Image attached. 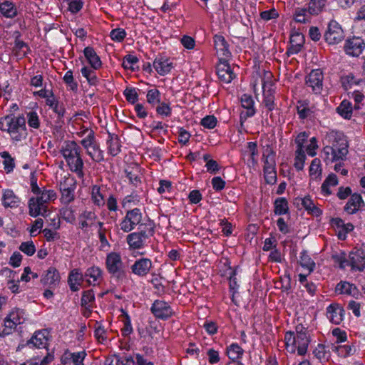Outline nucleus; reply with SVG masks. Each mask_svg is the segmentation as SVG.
Listing matches in <instances>:
<instances>
[{
    "label": "nucleus",
    "mask_w": 365,
    "mask_h": 365,
    "mask_svg": "<svg viewBox=\"0 0 365 365\" xmlns=\"http://www.w3.org/2000/svg\"><path fill=\"white\" fill-rule=\"evenodd\" d=\"M86 356L84 351L79 352H66L61 358L63 365H83V360Z\"/></svg>",
    "instance_id": "6ab92c4d"
},
{
    "label": "nucleus",
    "mask_w": 365,
    "mask_h": 365,
    "mask_svg": "<svg viewBox=\"0 0 365 365\" xmlns=\"http://www.w3.org/2000/svg\"><path fill=\"white\" fill-rule=\"evenodd\" d=\"M34 197L38 199L40 202L43 203L46 207H48V202L56 198V193L53 190H43Z\"/></svg>",
    "instance_id": "e433bc0d"
},
{
    "label": "nucleus",
    "mask_w": 365,
    "mask_h": 365,
    "mask_svg": "<svg viewBox=\"0 0 365 365\" xmlns=\"http://www.w3.org/2000/svg\"><path fill=\"white\" fill-rule=\"evenodd\" d=\"M103 191V189L98 185H93L92 187L91 199L94 205L96 206L101 207L105 205V199Z\"/></svg>",
    "instance_id": "72a5a7b5"
},
{
    "label": "nucleus",
    "mask_w": 365,
    "mask_h": 365,
    "mask_svg": "<svg viewBox=\"0 0 365 365\" xmlns=\"http://www.w3.org/2000/svg\"><path fill=\"white\" fill-rule=\"evenodd\" d=\"M49 332L46 329H42L34 332L32 337L27 341V346L30 348L43 349L46 355L48 352L47 346L48 344Z\"/></svg>",
    "instance_id": "0eeeda50"
},
{
    "label": "nucleus",
    "mask_w": 365,
    "mask_h": 365,
    "mask_svg": "<svg viewBox=\"0 0 365 365\" xmlns=\"http://www.w3.org/2000/svg\"><path fill=\"white\" fill-rule=\"evenodd\" d=\"M365 48V43L362 38L354 37L346 41L344 50L346 54L352 56H359Z\"/></svg>",
    "instance_id": "4468645a"
},
{
    "label": "nucleus",
    "mask_w": 365,
    "mask_h": 365,
    "mask_svg": "<svg viewBox=\"0 0 365 365\" xmlns=\"http://www.w3.org/2000/svg\"><path fill=\"white\" fill-rule=\"evenodd\" d=\"M241 105L243 108H245L246 110H243L240 113V123L242 125V123L250 117H252L255 113L256 110L254 107V100L252 97L250 95L248 94H243L241 96L240 98Z\"/></svg>",
    "instance_id": "9d476101"
},
{
    "label": "nucleus",
    "mask_w": 365,
    "mask_h": 365,
    "mask_svg": "<svg viewBox=\"0 0 365 365\" xmlns=\"http://www.w3.org/2000/svg\"><path fill=\"white\" fill-rule=\"evenodd\" d=\"M86 153L96 163H101L104 160L103 151L100 148L98 143L93 145L91 148H89V150L86 151Z\"/></svg>",
    "instance_id": "ea45409f"
},
{
    "label": "nucleus",
    "mask_w": 365,
    "mask_h": 365,
    "mask_svg": "<svg viewBox=\"0 0 365 365\" xmlns=\"http://www.w3.org/2000/svg\"><path fill=\"white\" fill-rule=\"evenodd\" d=\"M60 152L67 162L81 155V148L75 141L67 140L62 145Z\"/></svg>",
    "instance_id": "ddd939ff"
},
{
    "label": "nucleus",
    "mask_w": 365,
    "mask_h": 365,
    "mask_svg": "<svg viewBox=\"0 0 365 365\" xmlns=\"http://www.w3.org/2000/svg\"><path fill=\"white\" fill-rule=\"evenodd\" d=\"M126 177L128 178L129 182L135 187H138L141 183L140 177L138 168H132L131 169L125 170Z\"/></svg>",
    "instance_id": "a18cd8bd"
},
{
    "label": "nucleus",
    "mask_w": 365,
    "mask_h": 365,
    "mask_svg": "<svg viewBox=\"0 0 365 365\" xmlns=\"http://www.w3.org/2000/svg\"><path fill=\"white\" fill-rule=\"evenodd\" d=\"M336 291L339 294H346L356 296L358 294L357 288L355 285L346 282H340L336 285Z\"/></svg>",
    "instance_id": "f704fd0d"
},
{
    "label": "nucleus",
    "mask_w": 365,
    "mask_h": 365,
    "mask_svg": "<svg viewBox=\"0 0 365 365\" xmlns=\"http://www.w3.org/2000/svg\"><path fill=\"white\" fill-rule=\"evenodd\" d=\"M151 312L154 316L161 319H168L173 312L170 306L164 301L156 300L151 307Z\"/></svg>",
    "instance_id": "9b49d317"
},
{
    "label": "nucleus",
    "mask_w": 365,
    "mask_h": 365,
    "mask_svg": "<svg viewBox=\"0 0 365 365\" xmlns=\"http://www.w3.org/2000/svg\"><path fill=\"white\" fill-rule=\"evenodd\" d=\"M296 336L293 332H287L284 336L286 349L289 353H294L296 349L299 355H304L307 353L309 344V337L307 330L297 326L296 327Z\"/></svg>",
    "instance_id": "f03ea898"
},
{
    "label": "nucleus",
    "mask_w": 365,
    "mask_h": 365,
    "mask_svg": "<svg viewBox=\"0 0 365 365\" xmlns=\"http://www.w3.org/2000/svg\"><path fill=\"white\" fill-rule=\"evenodd\" d=\"M0 12L6 18H14L17 14V9L11 1H5L0 4Z\"/></svg>",
    "instance_id": "2f4dec72"
},
{
    "label": "nucleus",
    "mask_w": 365,
    "mask_h": 365,
    "mask_svg": "<svg viewBox=\"0 0 365 365\" xmlns=\"http://www.w3.org/2000/svg\"><path fill=\"white\" fill-rule=\"evenodd\" d=\"M213 39L217 56L222 60H226L227 58L230 57L231 53L225 38L222 35H215Z\"/></svg>",
    "instance_id": "dca6fc26"
},
{
    "label": "nucleus",
    "mask_w": 365,
    "mask_h": 365,
    "mask_svg": "<svg viewBox=\"0 0 365 365\" xmlns=\"http://www.w3.org/2000/svg\"><path fill=\"white\" fill-rule=\"evenodd\" d=\"M86 133H88V135L81 140V144L86 150V151H88L89 148H91L93 145H94L97 141L95 137L94 131L91 129H87Z\"/></svg>",
    "instance_id": "37998d69"
},
{
    "label": "nucleus",
    "mask_w": 365,
    "mask_h": 365,
    "mask_svg": "<svg viewBox=\"0 0 365 365\" xmlns=\"http://www.w3.org/2000/svg\"><path fill=\"white\" fill-rule=\"evenodd\" d=\"M108 145V153L112 156H116L120 152V142L117 135L109 134V138L107 141Z\"/></svg>",
    "instance_id": "7c9ffc66"
},
{
    "label": "nucleus",
    "mask_w": 365,
    "mask_h": 365,
    "mask_svg": "<svg viewBox=\"0 0 365 365\" xmlns=\"http://www.w3.org/2000/svg\"><path fill=\"white\" fill-rule=\"evenodd\" d=\"M313 354L321 362L327 361L329 357V346L319 344L313 351Z\"/></svg>",
    "instance_id": "4c0bfd02"
},
{
    "label": "nucleus",
    "mask_w": 365,
    "mask_h": 365,
    "mask_svg": "<svg viewBox=\"0 0 365 365\" xmlns=\"http://www.w3.org/2000/svg\"><path fill=\"white\" fill-rule=\"evenodd\" d=\"M83 53L89 64L93 69L96 70L101 67L102 63L101 58L92 47H86Z\"/></svg>",
    "instance_id": "a878e982"
},
{
    "label": "nucleus",
    "mask_w": 365,
    "mask_h": 365,
    "mask_svg": "<svg viewBox=\"0 0 365 365\" xmlns=\"http://www.w3.org/2000/svg\"><path fill=\"white\" fill-rule=\"evenodd\" d=\"M294 203L297 205L301 204L303 208L313 215L319 216L322 214V210L314 205L309 196H305L303 198L297 197L295 199Z\"/></svg>",
    "instance_id": "5701e85b"
},
{
    "label": "nucleus",
    "mask_w": 365,
    "mask_h": 365,
    "mask_svg": "<svg viewBox=\"0 0 365 365\" xmlns=\"http://www.w3.org/2000/svg\"><path fill=\"white\" fill-rule=\"evenodd\" d=\"M291 47L289 52L292 53H297L300 50L304 43V36L299 33L294 34L290 37Z\"/></svg>",
    "instance_id": "473e14b6"
},
{
    "label": "nucleus",
    "mask_w": 365,
    "mask_h": 365,
    "mask_svg": "<svg viewBox=\"0 0 365 365\" xmlns=\"http://www.w3.org/2000/svg\"><path fill=\"white\" fill-rule=\"evenodd\" d=\"M93 70V68L91 69L88 67L81 68L82 75L87 79L90 85H96L98 83V78Z\"/></svg>",
    "instance_id": "3c124183"
},
{
    "label": "nucleus",
    "mask_w": 365,
    "mask_h": 365,
    "mask_svg": "<svg viewBox=\"0 0 365 365\" xmlns=\"http://www.w3.org/2000/svg\"><path fill=\"white\" fill-rule=\"evenodd\" d=\"M28 206L29 215L33 217H36L39 215L43 217L48 215V207H46L43 203L40 202L38 200L34 197L29 199Z\"/></svg>",
    "instance_id": "f3484780"
},
{
    "label": "nucleus",
    "mask_w": 365,
    "mask_h": 365,
    "mask_svg": "<svg viewBox=\"0 0 365 365\" xmlns=\"http://www.w3.org/2000/svg\"><path fill=\"white\" fill-rule=\"evenodd\" d=\"M60 281V275L58 270L54 267H50L42 277L41 282L44 286L50 288L56 287Z\"/></svg>",
    "instance_id": "4be33fe9"
},
{
    "label": "nucleus",
    "mask_w": 365,
    "mask_h": 365,
    "mask_svg": "<svg viewBox=\"0 0 365 365\" xmlns=\"http://www.w3.org/2000/svg\"><path fill=\"white\" fill-rule=\"evenodd\" d=\"M101 269L99 267L93 266L86 270L85 275L86 277L92 279V281L88 279V282L91 284L92 282H96L101 278Z\"/></svg>",
    "instance_id": "09e8293b"
},
{
    "label": "nucleus",
    "mask_w": 365,
    "mask_h": 365,
    "mask_svg": "<svg viewBox=\"0 0 365 365\" xmlns=\"http://www.w3.org/2000/svg\"><path fill=\"white\" fill-rule=\"evenodd\" d=\"M152 227L149 230L142 232H133L127 236L126 240L130 247L137 250L143 248L145 245L146 240L152 237Z\"/></svg>",
    "instance_id": "1a4fd4ad"
},
{
    "label": "nucleus",
    "mask_w": 365,
    "mask_h": 365,
    "mask_svg": "<svg viewBox=\"0 0 365 365\" xmlns=\"http://www.w3.org/2000/svg\"><path fill=\"white\" fill-rule=\"evenodd\" d=\"M340 268L350 265L354 271L362 272L365 269V252L361 249L352 250L349 255V260L345 257H337Z\"/></svg>",
    "instance_id": "20e7f679"
},
{
    "label": "nucleus",
    "mask_w": 365,
    "mask_h": 365,
    "mask_svg": "<svg viewBox=\"0 0 365 365\" xmlns=\"http://www.w3.org/2000/svg\"><path fill=\"white\" fill-rule=\"evenodd\" d=\"M153 67L160 75L164 76L170 71L173 63L168 58L160 56L155 59Z\"/></svg>",
    "instance_id": "393cba45"
},
{
    "label": "nucleus",
    "mask_w": 365,
    "mask_h": 365,
    "mask_svg": "<svg viewBox=\"0 0 365 365\" xmlns=\"http://www.w3.org/2000/svg\"><path fill=\"white\" fill-rule=\"evenodd\" d=\"M106 267L108 273L118 281H123L126 278L125 268L118 253L113 252L107 255Z\"/></svg>",
    "instance_id": "7ed1b4c3"
},
{
    "label": "nucleus",
    "mask_w": 365,
    "mask_h": 365,
    "mask_svg": "<svg viewBox=\"0 0 365 365\" xmlns=\"http://www.w3.org/2000/svg\"><path fill=\"white\" fill-rule=\"evenodd\" d=\"M344 38V33L341 26L336 21H331L324 34V39L329 45L340 43Z\"/></svg>",
    "instance_id": "423d86ee"
},
{
    "label": "nucleus",
    "mask_w": 365,
    "mask_h": 365,
    "mask_svg": "<svg viewBox=\"0 0 365 365\" xmlns=\"http://www.w3.org/2000/svg\"><path fill=\"white\" fill-rule=\"evenodd\" d=\"M332 351L337 353V354L341 357H346L350 354L352 349L349 345H334L331 344L330 347Z\"/></svg>",
    "instance_id": "5fc2aeb1"
},
{
    "label": "nucleus",
    "mask_w": 365,
    "mask_h": 365,
    "mask_svg": "<svg viewBox=\"0 0 365 365\" xmlns=\"http://www.w3.org/2000/svg\"><path fill=\"white\" fill-rule=\"evenodd\" d=\"M332 148L334 151L333 153L332 160L334 161L343 160L345 159L348 153V145L346 143L342 142L341 143H336L333 144Z\"/></svg>",
    "instance_id": "cd10ccee"
},
{
    "label": "nucleus",
    "mask_w": 365,
    "mask_h": 365,
    "mask_svg": "<svg viewBox=\"0 0 365 365\" xmlns=\"http://www.w3.org/2000/svg\"><path fill=\"white\" fill-rule=\"evenodd\" d=\"M217 74L219 79L225 83H230L236 76L227 61L222 58H220V63L217 66Z\"/></svg>",
    "instance_id": "f8f14e48"
},
{
    "label": "nucleus",
    "mask_w": 365,
    "mask_h": 365,
    "mask_svg": "<svg viewBox=\"0 0 365 365\" xmlns=\"http://www.w3.org/2000/svg\"><path fill=\"white\" fill-rule=\"evenodd\" d=\"M140 202L139 196L136 194H131L126 196L122 202L123 207H130V205H136Z\"/></svg>",
    "instance_id": "774afa93"
},
{
    "label": "nucleus",
    "mask_w": 365,
    "mask_h": 365,
    "mask_svg": "<svg viewBox=\"0 0 365 365\" xmlns=\"http://www.w3.org/2000/svg\"><path fill=\"white\" fill-rule=\"evenodd\" d=\"M138 62V58L133 55H126L123 60L122 66L125 69L135 71V65Z\"/></svg>",
    "instance_id": "864d4df0"
},
{
    "label": "nucleus",
    "mask_w": 365,
    "mask_h": 365,
    "mask_svg": "<svg viewBox=\"0 0 365 365\" xmlns=\"http://www.w3.org/2000/svg\"><path fill=\"white\" fill-rule=\"evenodd\" d=\"M362 205H364V201L361 195L354 193L351 195L344 207V210L348 214H354L360 209Z\"/></svg>",
    "instance_id": "b1692460"
},
{
    "label": "nucleus",
    "mask_w": 365,
    "mask_h": 365,
    "mask_svg": "<svg viewBox=\"0 0 365 365\" xmlns=\"http://www.w3.org/2000/svg\"><path fill=\"white\" fill-rule=\"evenodd\" d=\"M0 130L8 132L14 140L20 141L27 135L26 119L23 116L8 115L1 118Z\"/></svg>",
    "instance_id": "f257e3e1"
},
{
    "label": "nucleus",
    "mask_w": 365,
    "mask_h": 365,
    "mask_svg": "<svg viewBox=\"0 0 365 365\" xmlns=\"http://www.w3.org/2000/svg\"><path fill=\"white\" fill-rule=\"evenodd\" d=\"M326 3L327 0H309L307 7L309 14L314 16L319 15L322 12Z\"/></svg>",
    "instance_id": "c9c22d12"
},
{
    "label": "nucleus",
    "mask_w": 365,
    "mask_h": 365,
    "mask_svg": "<svg viewBox=\"0 0 365 365\" xmlns=\"http://www.w3.org/2000/svg\"><path fill=\"white\" fill-rule=\"evenodd\" d=\"M337 113L345 119H350L352 115V106L351 103L344 100L339 106L336 108Z\"/></svg>",
    "instance_id": "a19ab883"
},
{
    "label": "nucleus",
    "mask_w": 365,
    "mask_h": 365,
    "mask_svg": "<svg viewBox=\"0 0 365 365\" xmlns=\"http://www.w3.org/2000/svg\"><path fill=\"white\" fill-rule=\"evenodd\" d=\"M28 124L31 128L38 129L40 126V120L38 114L35 111L27 113Z\"/></svg>",
    "instance_id": "e2e57ef3"
},
{
    "label": "nucleus",
    "mask_w": 365,
    "mask_h": 365,
    "mask_svg": "<svg viewBox=\"0 0 365 365\" xmlns=\"http://www.w3.org/2000/svg\"><path fill=\"white\" fill-rule=\"evenodd\" d=\"M95 299L94 293L92 290H87L83 292L81 297V306L86 309L91 307V303Z\"/></svg>",
    "instance_id": "13d9d810"
},
{
    "label": "nucleus",
    "mask_w": 365,
    "mask_h": 365,
    "mask_svg": "<svg viewBox=\"0 0 365 365\" xmlns=\"http://www.w3.org/2000/svg\"><path fill=\"white\" fill-rule=\"evenodd\" d=\"M300 265L307 269L309 272H312L315 268V263L309 257L306 251L301 252L300 259H299Z\"/></svg>",
    "instance_id": "c03bdc74"
},
{
    "label": "nucleus",
    "mask_w": 365,
    "mask_h": 365,
    "mask_svg": "<svg viewBox=\"0 0 365 365\" xmlns=\"http://www.w3.org/2000/svg\"><path fill=\"white\" fill-rule=\"evenodd\" d=\"M0 156L4 159L3 164L6 172L7 173L11 172L15 167L14 159L7 151L0 153Z\"/></svg>",
    "instance_id": "49530a36"
},
{
    "label": "nucleus",
    "mask_w": 365,
    "mask_h": 365,
    "mask_svg": "<svg viewBox=\"0 0 365 365\" xmlns=\"http://www.w3.org/2000/svg\"><path fill=\"white\" fill-rule=\"evenodd\" d=\"M243 353V349L237 344H232L227 349V355L232 360L239 359Z\"/></svg>",
    "instance_id": "603ef678"
},
{
    "label": "nucleus",
    "mask_w": 365,
    "mask_h": 365,
    "mask_svg": "<svg viewBox=\"0 0 365 365\" xmlns=\"http://www.w3.org/2000/svg\"><path fill=\"white\" fill-rule=\"evenodd\" d=\"M110 36L112 40L121 42L126 36V33L123 29H115L110 31Z\"/></svg>",
    "instance_id": "338daca9"
},
{
    "label": "nucleus",
    "mask_w": 365,
    "mask_h": 365,
    "mask_svg": "<svg viewBox=\"0 0 365 365\" xmlns=\"http://www.w3.org/2000/svg\"><path fill=\"white\" fill-rule=\"evenodd\" d=\"M247 151L250 155V159L253 165L257 163V156L259 155L257 145L256 142H249L247 145Z\"/></svg>",
    "instance_id": "4d7b16f0"
},
{
    "label": "nucleus",
    "mask_w": 365,
    "mask_h": 365,
    "mask_svg": "<svg viewBox=\"0 0 365 365\" xmlns=\"http://www.w3.org/2000/svg\"><path fill=\"white\" fill-rule=\"evenodd\" d=\"M19 250L28 256H32L36 252V247L32 241L22 242Z\"/></svg>",
    "instance_id": "bf43d9fd"
},
{
    "label": "nucleus",
    "mask_w": 365,
    "mask_h": 365,
    "mask_svg": "<svg viewBox=\"0 0 365 365\" xmlns=\"http://www.w3.org/2000/svg\"><path fill=\"white\" fill-rule=\"evenodd\" d=\"M306 155L304 150H296L294 159V168L297 170H302L304 168Z\"/></svg>",
    "instance_id": "052dcab7"
},
{
    "label": "nucleus",
    "mask_w": 365,
    "mask_h": 365,
    "mask_svg": "<svg viewBox=\"0 0 365 365\" xmlns=\"http://www.w3.org/2000/svg\"><path fill=\"white\" fill-rule=\"evenodd\" d=\"M263 169L276 168L275 153L270 147H267L262 155Z\"/></svg>",
    "instance_id": "bb28decb"
},
{
    "label": "nucleus",
    "mask_w": 365,
    "mask_h": 365,
    "mask_svg": "<svg viewBox=\"0 0 365 365\" xmlns=\"http://www.w3.org/2000/svg\"><path fill=\"white\" fill-rule=\"evenodd\" d=\"M160 93L156 88L149 90L146 96L148 103L152 106H155L156 103H160Z\"/></svg>",
    "instance_id": "6e6d98bb"
},
{
    "label": "nucleus",
    "mask_w": 365,
    "mask_h": 365,
    "mask_svg": "<svg viewBox=\"0 0 365 365\" xmlns=\"http://www.w3.org/2000/svg\"><path fill=\"white\" fill-rule=\"evenodd\" d=\"M274 213L278 215H284L288 212V202L284 197H278L275 200Z\"/></svg>",
    "instance_id": "79ce46f5"
},
{
    "label": "nucleus",
    "mask_w": 365,
    "mask_h": 365,
    "mask_svg": "<svg viewBox=\"0 0 365 365\" xmlns=\"http://www.w3.org/2000/svg\"><path fill=\"white\" fill-rule=\"evenodd\" d=\"M338 184V179L335 174H329L326 180L322 185V192L325 195H329L331 191L329 189L330 186H336Z\"/></svg>",
    "instance_id": "58836bf2"
},
{
    "label": "nucleus",
    "mask_w": 365,
    "mask_h": 365,
    "mask_svg": "<svg viewBox=\"0 0 365 365\" xmlns=\"http://www.w3.org/2000/svg\"><path fill=\"white\" fill-rule=\"evenodd\" d=\"M323 73L319 69L312 70L306 77L305 83L316 94L321 93L323 88Z\"/></svg>",
    "instance_id": "6e6552de"
},
{
    "label": "nucleus",
    "mask_w": 365,
    "mask_h": 365,
    "mask_svg": "<svg viewBox=\"0 0 365 365\" xmlns=\"http://www.w3.org/2000/svg\"><path fill=\"white\" fill-rule=\"evenodd\" d=\"M18 324H16L14 321H13L8 316L4 319V329L2 331V335H9L14 330Z\"/></svg>",
    "instance_id": "69168bd1"
},
{
    "label": "nucleus",
    "mask_w": 365,
    "mask_h": 365,
    "mask_svg": "<svg viewBox=\"0 0 365 365\" xmlns=\"http://www.w3.org/2000/svg\"><path fill=\"white\" fill-rule=\"evenodd\" d=\"M345 310L339 304H331L327 308V314L329 321L339 324L344 319Z\"/></svg>",
    "instance_id": "2eb2a0df"
},
{
    "label": "nucleus",
    "mask_w": 365,
    "mask_h": 365,
    "mask_svg": "<svg viewBox=\"0 0 365 365\" xmlns=\"http://www.w3.org/2000/svg\"><path fill=\"white\" fill-rule=\"evenodd\" d=\"M17 324H23L25 321V313L23 309L15 308L8 315Z\"/></svg>",
    "instance_id": "8fccbe9b"
},
{
    "label": "nucleus",
    "mask_w": 365,
    "mask_h": 365,
    "mask_svg": "<svg viewBox=\"0 0 365 365\" xmlns=\"http://www.w3.org/2000/svg\"><path fill=\"white\" fill-rule=\"evenodd\" d=\"M74 190L75 187L61 192V200L63 203L68 205L73 201L75 197Z\"/></svg>",
    "instance_id": "0e129e2a"
},
{
    "label": "nucleus",
    "mask_w": 365,
    "mask_h": 365,
    "mask_svg": "<svg viewBox=\"0 0 365 365\" xmlns=\"http://www.w3.org/2000/svg\"><path fill=\"white\" fill-rule=\"evenodd\" d=\"M143 221L140 209L134 208L126 212L125 216L120 223V227L123 232H129Z\"/></svg>",
    "instance_id": "39448f33"
},
{
    "label": "nucleus",
    "mask_w": 365,
    "mask_h": 365,
    "mask_svg": "<svg viewBox=\"0 0 365 365\" xmlns=\"http://www.w3.org/2000/svg\"><path fill=\"white\" fill-rule=\"evenodd\" d=\"M264 177L267 184L273 185L277 181V171L276 168L272 169H263Z\"/></svg>",
    "instance_id": "680f3d73"
},
{
    "label": "nucleus",
    "mask_w": 365,
    "mask_h": 365,
    "mask_svg": "<svg viewBox=\"0 0 365 365\" xmlns=\"http://www.w3.org/2000/svg\"><path fill=\"white\" fill-rule=\"evenodd\" d=\"M153 263L148 258H140L131 266L132 272L139 277L145 276L152 268Z\"/></svg>",
    "instance_id": "a211bd4d"
},
{
    "label": "nucleus",
    "mask_w": 365,
    "mask_h": 365,
    "mask_svg": "<svg viewBox=\"0 0 365 365\" xmlns=\"http://www.w3.org/2000/svg\"><path fill=\"white\" fill-rule=\"evenodd\" d=\"M312 16L309 12V9L305 7L296 8L293 15L294 21L301 24L309 22Z\"/></svg>",
    "instance_id": "c85d7f7f"
},
{
    "label": "nucleus",
    "mask_w": 365,
    "mask_h": 365,
    "mask_svg": "<svg viewBox=\"0 0 365 365\" xmlns=\"http://www.w3.org/2000/svg\"><path fill=\"white\" fill-rule=\"evenodd\" d=\"M70 170L76 173L79 178L83 177V161L81 155L66 162Z\"/></svg>",
    "instance_id": "c756f323"
},
{
    "label": "nucleus",
    "mask_w": 365,
    "mask_h": 365,
    "mask_svg": "<svg viewBox=\"0 0 365 365\" xmlns=\"http://www.w3.org/2000/svg\"><path fill=\"white\" fill-rule=\"evenodd\" d=\"M322 174L321 162L319 158H314L309 167V175L312 179L318 178Z\"/></svg>",
    "instance_id": "de8ad7c7"
},
{
    "label": "nucleus",
    "mask_w": 365,
    "mask_h": 365,
    "mask_svg": "<svg viewBox=\"0 0 365 365\" xmlns=\"http://www.w3.org/2000/svg\"><path fill=\"white\" fill-rule=\"evenodd\" d=\"M1 202L5 208H16L19 206L21 200L12 190L6 189L3 191Z\"/></svg>",
    "instance_id": "412c9836"
},
{
    "label": "nucleus",
    "mask_w": 365,
    "mask_h": 365,
    "mask_svg": "<svg viewBox=\"0 0 365 365\" xmlns=\"http://www.w3.org/2000/svg\"><path fill=\"white\" fill-rule=\"evenodd\" d=\"M272 83L271 81H263V103L269 110H272L274 108V90L272 89Z\"/></svg>",
    "instance_id": "aec40b11"
}]
</instances>
